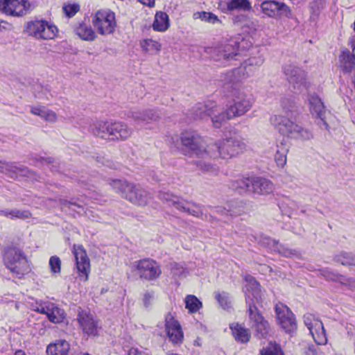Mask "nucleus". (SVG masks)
I'll return each instance as SVG.
<instances>
[{"mask_svg": "<svg viewBox=\"0 0 355 355\" xmlns=\"http://www.w3.org/2000/svg\"><path fill=\"white\" fill-rule=\"evenodd\" d=\"M245 301L248 306V314L249 325L254 331L257 337L264 338L269 333V324L262 316L254 303L261 300V289L259 284L251 275L245 277Z\"/></svg>", "mask_w": 355, "mask_h": 355, "instance_id": "f257e3e1", "label": "nucleus"}, {"mask_svg": "<svg viewBox=\"0 0 355 355\" xmlns=\"http://www.w3.org/2000/svg\"><path fill=\"white\" fill-rule=\"evenodd\" d=\"M181 141L184 146L195 155L198 158L202 159L195 161L197 168L205 173L215 175L218 168L205 160L207 159L209 148L205 141L196 132L186 131L182 133Z\"/></svg>", "mask_w": 355, "mask_h": 355, "instance_id": "f03ea898", "label": "nucleus"}, {"mask_svg": "<svg viewBox=\"0 0 355 355\" xmlns=\"http://www.w3.org/2000/svg\"><path fill=\"white\" fill-rule=\"evenodd\" d=\"M110 184L116 193L137 206H146L151 200L150 193L139 185L121 180H112Z\"/></svg>", "mask_w": 355, "mask_h": 355, "instance_id": "7ed1b4c3", "label": "nucleus"}, {"mask_svg": "<svg viewBox=\"0 0 355 355\" xmlns=\"http://www.w3.org/2000/svg\"><path fill=\"white\" fill-rule=\"evenodd\" d=\"M207 147V158L230 159L242 153L245 149V144L237 137H230L209 144Z\"/></svg>", "mask_w": 355, "mask_h": 355, "instance_id": "20e7f679", "label": "nucleus"}, {"mask_svg": "<svg viewBox=\"0 0 355 355\" xmlns=\"http://www.w3.org/2000/svg\"><path fill=\"white\" fill-rule=\"evenodd\" d=\"M192 114L194 119H205L210 117L215 128H220L227 121L234 118L230 116L228 109L223 110L213 102L196 105L192 109Z\"/></svg>", "mask_w": 355, "mask_h": 355, "instance_id": "39448f33", "label": "nucleus"}, {"mask_svg": "<svg viewBox=\"0 0 355 355\" xmlns=\"http://www.w3.org/2000/svg\"><path fill=\"white\" fill-rule=\"evenodd\" d=\"M270 122L282 135L291 139L309 140L313 137V135L309 130L294 123L289 118L282 114L271 116Z\"/></svg>", "mask_w": 355, "mask_h": 355, "instance_id": "423d86ee", "label": "nucleus"}, {"mask_svg": "<svg viewBox=\"0 0 355 355\" xmlns=\"http://www.w3.org/2000/svg\"><path fill=\"white\" fill-rule=\"evenodd\" d=\"M4 261L7 268L19 279L30 270L26 257L17 248H8L4 254Z\"/></svg>", "mask_w": 355, "mask_h": 355, "instance_id": "0eeeda50", "label": "nucleus"}, {"mask_svg": "<svg viewBox=\"0 0 355 355\" xmlns=\"http://www.w3.org/2000/svg\"><path fill=\"white\" fill-rule=\"evenodd\" d=\"M158 198L166 202L168 206L173 207L180 211L187 212L197 218H203L204 214L202 207L198 205L186 201L168 192H159Z\"/></svg>", "mask_w": 355, "mask_h": 355, "instance_id": "6e6552de", "label": "nucleus"}, {"mask_svg": "<svg viewBox=\"0 0 355 355\" xmlns=\"http://www.w3.org/2000/svg\"><path fill=\"white\" fill-rule=\"evenodd\" d=\"M92 23L98 34H112L116 26L115 14L110 9L98 10L92 15Z\"/></svg>", "mask_w": 355, "mask_h": 355, "instance_id": "1a4fd4ad", "label": "nucleus"}, {"mask_svg": "<svg viewBox=\"0 0 355 355\" xmlns=\"http://www.w3.org/2000/svg\"><path fill=\"white\" fill-rule=\"evenodd\" d=\"M25 31L37 40H52L58 33L57 27L44 19H35L28 21Z\"/></svg>", "mask_w": 355, "mask_h": 355, "instance_id": "9d476101", "label": "nucleus"}, {"mask_svg": "<svg viewBox=\"0 0 355 355\" xmlns=\"http://www.w3.org/2000/svg\"><path fill=\"white\" fill-rule=\"evenodd\" d=\"M240 44L234 40L216 47L207 48V53L211 54V58L216 62L225 63L232 60L239 54Z\"/></svg>", "mask_w": 355, "mask_h": 355, "instance_id": "9b49d317", "label": "nucleus"}, {"mask_svg": "<svg viewBox=\"0 0 355 355\" xmlns=\"http://www.w3.org/2000/svg\"><path fill=\"white\" fill-rule=\"evenodd\" d=\"M132 268L140 278L152 281L157 279L162 270L159 264L151 259H144L132 263Z\"/></svg>", "mask_w": 355, "mask_h": 355, "instance_id": "f8f14e48", "label": "nucleus"}, {"mask_svg": "<svg viewBox=\"0 0 355 355\" xmlns=\"http://www.w3.org/2000/svg\"><path fill=\"white\" fill-rule=\"evenodd\" d=\"M283 72L287 80L297 92L306 89V73L304 70L292 64H286L283 67Z\"/></svg>", "mask_w": 355, "mask_h": 355, "instance_id": "ddd939ff", "label": "nucleus"}, {"mask_svg": "<svg viewBox=\"0 0 355 355\" xmlns=\"http://www.w3.org/2000/svg\"><path fill=\"white\" fill-rule=\"evenodd\" d=\"M232 95L234 103L227 107L230 112V116L234 118L241 116L250 110L252 101L243 91L235 89Z\"/></svg>", "mask_w": 355, "mask_h": 355, "instance_id": "4468645a", "label": "nucleus"}, {"mask_svg": "<svg viewBox=\"0 0 355 355\" xmlns=\"http://www.w3.org/2000/svg\"><path fill=\"white\" fill-rule=\"evenodd\" d=\"M73 254L79 278L84 282L87 281L90 272V261L86 251L81 245H74Z\"/></svg>", "mask_w": 355, "mask_h": 355, "instance_id": "2eb2a0df", "label": "nucleus"}, {"mask_svg": "<svg viewBox=\"0 0 355 355\" xmlns=\"http://www.w3.org/2000/svg\"><path fill=\"white\" fill-rule=\"evenodd\" d=\"M29 7L26 0H0V12L7 15L22 16Z\"/></svg>", "mask_w": 355, "mask_h": 355, "instance_id": "dca6fc26", "label": "nucleus"}, {"mask_svg": "<svg viewBox=\"0 0 355 355\" xmlns=\"http://www.w3.org/2000/svg\"><path fill=\"white\" fill-rule=\"evenodd\" d=\"M275 312L279 325L286 332L291 333L297 329L295 316L286 306L277 304Z\"/></svg>", "mask_w": 355, "mask_h": 355, "instance_id": "f3484780", "label": "nucleus"}, {"mask_svg": "<svg viewBox=\"0 0 355 355\" xmlns=\"http://www.w3.org/2000/svg\"><path fill=\"white\" fill-rule=\"evenodd\" d=\"M129 116L133 119L135 128L139 129L144 124L157 121L159 114L155 110H135L130 112Z\"/></svg>", "mask_w": 355, "mask_h": 355, "instance_id": "a211bd4d", "label": "nucleus"}, {"mask_svg": "<svg viewBox=\"0 0 355 355\" xmlns=\"http://www.w3.org/2000/svg\"><path fill=\"white\" fill-rule=\"evenodd\" d=\"M38 313L46 315L49 320L53 323H60L64 318V310L51 302H44L35 309Z\"/></svg>", "mask_w": 355, "mask_h": 355, "instance_id": "6ab92c4d", "label": "nucleus"}, {"mask_svg": "<svg viewBox=\"0 0 355 355\" xmlns=\"http://www.w3.org/2000/svg\"><path fill=\"white\" fill-rule=\"evenodd\" d=\"M77 321L83 332L88 336L97 333V322L92 314L86 311L78 312Z\"/></svg>", "mask_w": 355, "mask_h": 355, "instance_id": "aec40b11", "label": "nucleus"}, {"mask_svg": "<svg viewBox=\"0 0 355 355\" xmlns=\"http://www.w3.org/2000/svg\"><path fill=\"white\" fill-rule=\"evenodd\" d=\"M274 190L275 186L270 180L261 177H251L250 192L257 195H268Z\"/></svg>", "mask_w": 355, "mask_h": 355, "instance_id": "412c9836", "label": "nucleus"}, {"mask_svg": "<svg viewBox=\"0 0 355 355\" xmlns=\"http://www.w3.org/2000/svg\"><path fill=\"white\" fill-rule=\"evenodd\" d=\"M109 139L111 140H125L129 138L132 130L122 121L110 122Z\"/></svg>", "mask_w": 355, "mask_h": 355, "instance_id": "4be33fe9", "label": "nucleus"}, {"mask_svg": "<svg viewBox=\"0 0 355 355\" xmlns=\"http://www.w3.org/2000/svg\"><path fill=\"white\" fill-rule=\"evenodd\" d=\"M166 331L172 343L179 344L182 342L184 336L181 326L170 314L166 317Z\"/></svg>", "mask_w": 355, "mask_h": 355, "instance_id": "5701e85b", "label": "nucleus"}, {"mask_svg": "<svg viewBox=\"0 0 355 355\" xmlns=\"http://www.w3.org/2000/svg\"><path fill=\"white\" fill-rule=\"evenodd\" d=\"M308 101L311 113L320 119L322 122L320 127L327 129L328 125L324 121L326 110L321 99L318 95L313 94L309 95Z\"/></svg>", "mask_w": 355, "mask_h": 355, "instance_id": "b1692460", "label": "nucleus"}, {"mask_svg": "<svg viewBox=\"0 0 355 355\" xmlns=\"http://www.w3.org/2000/svg\"><path fill=\"white\" fill-rule=\"evenodd\" d=\"M88 131L94 136L109 139L110 122L103 121H89Z\"/></svg>", "mask_w": 355, "mask_h": 355, "instance_id": "393cba45", "label": "nucleus"}, {"mask_svg": "<svg viewBox=\"0 0 355 355\" xmlns=\"http://www.w3.org/2000/svg\"><path fill=\"white\" fill-rule=\"evenodd\" d=\"M73 31L80 39L85 41L92 42L97 37V35L92 26L83 21L75 24Z\"/></svg>", "mask_w": 355, "mask_h": 355, "instance_id": "a878e982", "label": "nucleus"}, {"mask_svg": "<svg viewBox=\"0 0 355 355\" xmlns=\"http://www.w3.org/2000/svg\"><path fill=\"white\" fill-rule=\"evenodd\" d=\"M232 335L235 340L241 343H247L251 337L249 329H246L241 324L233 322L230 324Z\"/></svg>", "mask_w": 355, "mask_h": 355, "instance_id": "bb28decb", "label": "nucleus"}, {"mask_svg": "<svg viewBox=\"0 0 355 355\" xmlns=\"http://www.w3.org/2000/svg\"><path fill=\"white\" fill-rule=\"evenodd\" d=\"M70 345L64 340H59L53 344H50L46 349L48 355H68Z\"/></svg>", "mask_w": 355, "mask_h": 355, "instance_id": "cd10ccee", "label": "nucleus"}, {"mask_svg": "<svg viewBox=\"0 0 355 355\" xmlns=\"http://www.w3.org/2000/svg\"><path fill=\"white\" fill-rule=\"evenodd\" d=\"M2 173L10 176L11 178L19 175H26L29 170L24 166H17L15 163H4L1 166Z\"/></svg>", "mask_w": 355, "mask_h": 355, "instance_id": "c85d7f7f", "label": "nucleus"}, {"mask_svg": "<svg viewBox=\"0 0 355 355\" xmlns=\"http://www.w3.org/2000/svg\"><path fill=\"white\" fill-rule=\"evenodd\" d=\"M279 207L283 214L287 215L288 217H293L297 215V211L300 206L297 202L288 198H286L279 202Z\"/></svg>", "mask_w": 355, "mask_h": 355, "instance_id": "c756f323", "label": "nucleus"}, {"mask_svg": "<svg viewBox=\"0 0 355 355\" xmlns=\"http://www.w3.org/2000/svg\"><path fill=\"white\" fill-rule=\"evenodd\" d=\"M251 185V177H239L234 180H232L229 183V187L239 193L250 192Z\"/></svg>", "mask_w": 355, "mask_h": 355, "instance_id": "7c9ffc66", "label": "nucleus"}, {"mask_svg": "<svg viewBox=\"0 0 355 355\" xmlns=\"http://www.w3.org/2000/svg\"><path fill=\"white\" fill-rule=\"evenodd\" d=\"M254 241H258V242L261 245L266 248H268L270 250L273 251H277L280 254H283L286 257L290 256L292 253L290 250H286L284 251H282L281 246L279 245L278 242L271 239L270 238L266 236H261L259 240L256 236H252Z\"/></svg>", "mask_w": 355, "mask_h": 355, "instance_id": "2f4dec72", "label": "nucleus"}, {"mask_svg": "<svg viewBox=\"0 0 355 355\" xmlns=\"http://www.w3.org/2000/svg\"><path fill=\"white\" fill-rule=\"evenodd\" d=\"M169 27V18L166 12H157L155 16V20L153 24V28L155 31L164 32Z\"/></svg>", "mask_w": 355, "mask_h": 355, "instance_id": "473e14b6", "label": "nucleus"}, {"mask_svg": "<svg viewBox=\"0 0 355 355\" xmlns=\"http://www.w3.org/2000/svg\"><path fill=\"white\" fill-rule=\"evenodd\" d=\"M340 67L344 73H349L355 66V58L349 51H343L340 56Z\"/></svg>", "mask_w": 355, "mask_h": 355, "instance_id": "72a5a7b5", "label": "nucleus"}, {"mask_svg": "<svg viewBox=\"0 0 355 355\" xmlns=\"http://www.w3.org/2000/svg\"><path fill=\"white\" fill-rule=\"evenodd\" d=\"M31 112L33 114L38 116L48 122L53 123L57 119L55 113L45 107H33L31 108Z\"/></svg>", "mask_w": 355, "mask_h": 355, "instance_id": "f704fd0d", "label": "nucleus"}, {"mask_svg": "<svg viewBox=\"0 0 355 355\" xmlns=\"http://www.w3.org/2000/svg\"><path fill=\"white\" fill-rule=\"evenodd\" d=\"M226 4L229 11H248L252 8L248 0H228Z\"/></svg>", "mask_w": 355, "mask_h": 355, "instance_id": "c9c22d12", "label": "nucleus"}, {"mask_svg": "<svg viewBox=\"0 0 355 355\" xmlns=\"http://www.w3.org/2000/svg\"><path fill=\"white\" fill-rule=\"evenodd\" d=\"M314 341L318 345H325L327 342L325 331L322 322H317L315 327L310 331Z\"/></svg>", "mask_w": 355, "mask_h": 355, "instance_id": "e433bc0d", "label": "nucleus"}, {"mask_svg": "<svg viewBox=\"0 0 355 355\" xmlns=\"http://www.w3.org/2000/svg\"><path fill=\"white\" fill-rule=\"evenodd\" d=\"M288 152V147L281 143L277 146V150L275 155V160L279 167H283L286 163V157Z\"/></svg>", "mask_w": 355, "mask_h": 355, "instance_id": "4c0bfd02", "label": "nucleus"}, {"mask_svg": "<svg viewBox=\"0 0 355 355\" xmlns=\"http://www.w3.org/2000/svg\"><path fill=\"white\" fill-rule=\"evenodd\" d=\"M140 46L142 50L150 54H155L161 49V44L152 39H145L140 42Z\"/></svg>", "mask_w": 355, "mask_h": 355, "instance_id": "58836bf2", "label": "nucleus"}, {"mask_svg": "<svg viewBox=\"0 0 355 355\" xmlns=\"http://www.w3.org/2000/svg\"><path fill=\"white\" fill-rule=\"evenodd\" d=\"M193 18L194 19H200L203 21L212 24L221 23V21L218 19V17L211 12H196L193 15Z\"/></svg>", "mask_w": 355, "mask_h": 355, "instance_id": "ea45409f", "label": "nucleus"}, {"mask_svg": "<svg viewBox=\"0 0 355 355\" xmlns=\"http://www.w3.org/2000/svg\"><path fill=\"white\" fill-rule=\"evenodd\" d=\"M261 8L265 15L269 17H275L278 13L279 2L266 1L261 3Z\"/></svg>", "mask_w": 355, "mask_h": 355, "instance_id": "a19ab883", "label": "nucleus"}, {"mask_svg": "<svg viewBox=\"0 0 355 355\" xmlns=\"http://www.w3.org/2000/svg\"><path fill=\"white\" fill-rule=\"evenodd\" d=\"M0 215L4 216L10 219L14 218H27L31 216V214L28 211H21L19 209H0Z\"/></svg>", "mask_w": 355, "mask_h": 355, "instance_id": "79ce46f5", "label": "nucleus"}, {"mask_svg": "<svg viewBox=\"0 0 355 355\" xmlns=\"http://www.w3.org/2000/svg\"><path fill=\"white\" fill-rule=\"evenodd\" d=\"M186 309L190 313H196L202 307V302L193 295H189L184 300Z\"/></svg>", "mask_w": 355, "mask_h": 355, "instance_id": "37998d69", "label": "nucleus"}, {"mask_svg": "<svg viewBox=\"0 0 355 355\" xmlns=\"http://www.w3.org/2000/svg\"><path fill=\"white\" fill-rule=\"evenodd\" d=\"M215 297L223 309L228 310L231 307V301L227 293L217 292L215 293Z\"/></svg>", "mask_w": 355, "mask_h": 355, "instance_id": "c03bdc74", "label": "nucleus"}, {"mask_svg": "<svg viewBox=\"0 0 355 355\" xmlns=\"http://www.w3.org/2000/svg\"><path fill=\"white\" fill-rule=\"evenodd\" d=\"M336 261L344 266H355V255L347 252H341L336 257Z\"/></svg>", "mask_w": 355, "mask_h": 355, "instance_id": "a18cd8bd", "label": "nucleus"}, {"mask_svg": "<svg viewBox=\"0 0 355 355\" xmlns=\"http://www.w3.org/2000/svg\"><path fill=\"white\" fill-rule=\"evenodd\" d=\"M264 62L263 58L261 56L253 57L249 58L245 63L244 68L246 71L247 75L250 76L252 72L250 69L251 67H259L263 64Z\"/></svg>", "mask_w": 355, "mask_h": 355, "instance_id": "49530a36", "label": "nucleus"}, {"mask_svg": "<svg viewBox=\"0 0 355 355\" xmlns=\"http://www.w3.org/2000/svg\"><path fill=\"white\" fill-rule=\"evenodd\" d=\"M227 206L228 207L229 214L231 216H239L243 212V205L241 202L231 201L227 203Z\"/></svg>", "mask_w": 355, "mask_h": 355, "instance_id": "de8ad7c7", "label": "nucleus"}, {"mask_svg": "<svg viewBox=\"0 0 355 355\" xmlns=\"http://www.w3.org/2000/svg\"><path fill=\"white\" fill-rule=\"evenodd\" d=\"M317 322H322L318 319L315 318L314 315L311 313H306L304 315V323L308 328L309 331L315 329Z\"/></svg>", "mask_w": 355, "mask_h": 355, "instance_id": "09e8293b", "label": "nucleus"}, {"mask_svg": "<svg viewBox=\"0 0 355 355\" xmlns=\"http://www.w3.org/2000/svg\"><path fill=\"white\" fill-rule=\"evenodd\" d=\"M62 10L68 17H72L80 10V6L77 3L64 4Z\"/></svg>", "mask_w": 355, "mask_h": 355, "instance_id": "8fccbe9b", "label": "nucleus"}, {"mask_svg": "<svg viewBox=\"0 0 355 355\" xmlns=\"http://www.w3.org/2000/svg\"><path fill=\"white\" fill-rule=\"evenodd\" d=\"M49 266L53 273H60L61 269V261L56 256L51 257L49 260Z\"/></svg>", "mask_w": 355, "mask_h": 355, "instance_id": "3c124183", "label": "nucleus"}, {"mask_svg": "<svg viewBox=\"0 0 355 355\" xmlns=\"http://www.w3.org/2000/svg\"><path fill=\"white\" fill-rule=\"evenodd\" d=\"M261 355H283L282 349L278 345H271L266 349H264Z\"/></svg>", "mask_w": 355, "mask_h": 355, "instance_id": "603ef678", "label": "nucleus"}, {"mask_svg": "<svg viewBox=\"0 0 355 355\" xmlns=\"http://www.w3.org/2000/svg\"><path fill=\"white\" fill-rule=\"evenodd\" d=\"M60 205L62 208L64 207H69V209H71L72 207H77V208L79 210H76L78 213H80L81 211H84V208L83 205L77 204L76 202L72 201H68L67 200H60Z\"/></svg>", "mask_w": 355, "mask_h": 355, "instance_id": "864d4df0", "label": "nucleus"}, {"mask_svg": "<svg viewBox=\"0 0 355 355\" xmlns=\"http://www.w3.org/2000/svg\"><path fill=\"white\" fill-rule=\"evenodd\" d=\"M171 268L173 275L182 276L185 273V269L181 265L177 263H172Z\"/></svg>", "mask_w": 355, "mask_h": 355, "instance_id": "5fc2aeb1", "label": "nucleus"}, {"mask_svg": "<svg viewBox=\"0 0 355 355\" xmlns=\"http://www.w3.org/2000/svg\"><path fill=\"white\" fill-rule=\"evenodd\" d=\"M155 300V294L153 292H146L144 294L143 302L146 307H149L152 305Z\"/></svg>", "mask_w": 355, "mask_h": 355, "instance_id": "6e6d98bb", "label": "nucleus"}, {"mask_svg": "<svg viewBox=\"0 0 355 355\" xmlns=\"http://www.w3.org/2000/svg\"><path fill=\"white\" fill-rule=\"evenodd\" d=\"M236 71H237V70H233V71H230L227 72L225 74V77H224V78L222 79V80L227 83L234 82V80H235L234 76H235V73Z\"/></svg>", "mask_w": 355, "mask_h": 355, "instance_id": "4d7b16f0", "label": "nucleus"}, {"mask_svg": "<svg viewBox=\"0 0 355 355\" xmlns=\"http://www.w3.org/2000/svg\"><path fill=\"white\" fill-rule=\"evenodd\" d=\"M213 212L219 214L221 216H230L227 205H225V207L218 206L214 207Z\"/></svg>", "mask_w": 355, "mask_h": 355, "instance_id": "13d9d810", "label": "nucleus"}, {"mask_svg": "<svg viewBox=\"0 0 355 355\" xmlns=\"http://www.w3.org/2000/svg\"><path fill=\"white\" fill-rule=\"evenodd\" d=\"M278 12L280 15L288 16L289 14H291V10L289 7L287 6L285 3L279 2Z\"/></svg>", "mask_w": 355, "mask_h": 355, "instance_id": "bf43d9fd", "label": "nucleus"}, {"mask_svg": "<svg viewBox=\"0 0 355 355\" xmlns=\"http://www.w3.org/2000/svg\"><path fill=\"white\" fill-rule=\"evenodd\" d=\"M128 355H148V354L138 348L132 347L128 352Z\"/></svg>", "mask_w": 355, "mask_h": 355, "instance_id": "052dcab7", "label": "nucleus"}, {"mask_svg": "<svg viewBox=\"0 0 355 355\" xmlns=\"http://www.w3.org/2000/svg\"><path fill=\"white\" fill-rule=\"evenodd\" d=\"M141 4L152 8L155 6V0H137Z\"/></svg>", "mask_w": 355, "mask_h": 355, "instance_id": "680f3d73", "label": "nucleus"}, {"mask_svg": "<svg viewBox=\"0 0 355 355\" xmlns=\"http://www.w3.org/2000/svg\"><path fill=\"white\" fill-rule=\"evenodd\" d=\"M42 164H45L47 166H50L51 164L54 162V160L51 157L42 158Z\"/></svg>", "mask_w": 355, "mask_h": 355, "instance_id": "e2e57ef3", "label": "nucleus"}, {"mask_svg": "<svg viewBox=\"0 0 355 355\" xmlns=\"http://www.w3.org/2000/svg\"><path fill=\"white\" fill-rule=\"evenodd\" d=\"M347 284L352 288H355V279H347Z\"/></svg>", "mask_w": 355, "mask_h": 355, "instance_id": "0e129e2a", "label": "nucleus"}, {"mask_svg": "<svg viewBox=\"0 0 355 355\" xmlns=\"http://www.w3.org/2000/svg\"><path fill=\"white\" fill-rule=\"evenodd\" d=\"M14 355H26L25 352L22 350H17L15 352Z\"/></svg>", "mask_w": 355, "mask_h": 355, "instance_id": "69168bd1", "label": "nucleus"}, {"mask_svg": "<svg viewBox=\"0 0 355 355\" xmlns=\"http://www.w3.org/2000/svg\"><path fill=\"white\" fill-rule=\"evenodd\" d=\"M89 198H91V199H94L95 200H98V198H96V193H89Z\"/></svg>", "mask_w": 355, "mask_h": 355, "instance_id": "338daca9", "label": "nucleus"}, {"mask_svg": "<svg viewBox=\"0 0 355 355\" xmlns=\"http://www.w3.org/2000/svg\"><path fill=\"white\" fill-rule=\"evenodd\" d=\"M26 176L33 177L34 178L35 174L33 172L29 171V173H28ZM35 180H37V178H35Z\"/></svg>", "mask_w": 355, "mask_h": 355, "instance_id": "774afa93", "label": "nucleus"}]
</instances>
